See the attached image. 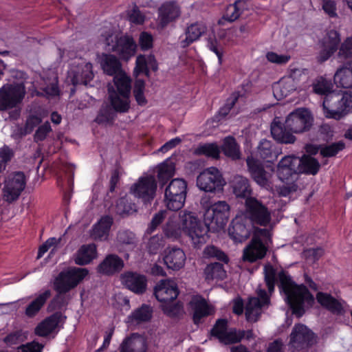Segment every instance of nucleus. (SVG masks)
<instances>
[{"mask_svg": "<svg viewBox=\"0 0 352 352\" xmlns=\"http://www.w3.org/2000/svg\"><path fill=\"white\" fill-rule=\"evenodd\" d=\"M265 280L270 292L274 291L275 283L279 280V287L285 295L287 303L293 309V313L300 317L304 314V306L310 305L314 302V297L304 285H297L284 271L276 272L272 266L264 267Z\"/></svg>", "mask_w": 352, "mask_h": 352, "instance_id": "obj_1", "label": "nucleus"}, {"mask_svg": "<svg viewBox=\"0 0 352 352\" xmlns=\"http://www.w3.org/2000/svg\"><path fill=\"white\" fill-rule=\"evenodd\" d=\"M205 209L204 221L208 230L219 232L226 225L230 215V206L225 201H219L208 205L207 197L201 199Z\"/></svg>", "mask_w": 352, "mask_h": 352, "instance_id": "obj_2", "label": "nucleus"}, {"mask_svg": "<svg viewBox=\"0 0 352 352\" xmlns=\"http://www.w3.org/2000/svg\"><path fill=\"white\" fill-rule=\"evenodd\" d=\"M326 118L340 120L352 109V93L333 92L325 96L322 103Z\"/></svg>", "mask_w": 352, "mask_h": 352, "instance_id": "obj_3", "label": "nucleus"}, {"mask_svg": "<svg viewBox=\"0 0 352 352\" xmlns=\"http://www.w3.org/2000/svg\"><path fill=\"white\" fill-rule=\"evenodd\" d=\"M182 232L188 236L195 245L204 243L207 239L208 228L204 226L192 212L183 210L179 212Z\"/></svg>", "mask_w": 352, "mask_h": 352, "instance_id": "obj_4", "label": "nucleus"}, {"mask_svg": "<svg viewBox=\"0 0 352 352\" xmlns=\"http://www.w3.org/2000/svg\"><path fill=\"white\" fill-rule=\"evenodd\" d=\"M270 240V232L265 228L255 229L253 237L248 245L243 250V259L254 262L263 258L267 252V243Z\"/></svg>", "mask_w": 352, "mask_h": 352, "instance_id": "obj_5", "label": "nucleus"}, {"mask_svg": "<svg viewBox=\"0 0 352 352\" xmlns=\"http://www.w3.org/2000/svg\"><path fill=\"white\" fill-rule=\"evenodd\" d=\"M245 217L252 226L267 227L272 221V211L255 197H248L245 201Z\"/></svg>", "mask_w": 352, "mask_h": 352, "instance_id": "obj_6", "label": "nucleus"}, {"mask_svg": "<svg viewBox=\"0 0 352 352\" xmlns=\"http://www.w3.org/2000/svg\"><path fill=\"white\" fill-rule=\"evenodd\" d=\"M187 183L183 179H174L165 189V203L171 210L181 209L185 203Z\"/></svg>", "mask_w": 352, "mask_h": 352, "instance_id": "obj_7", "label": "nucleus"}, {"mask_svg": "<svg viewBox=\"0 0 352 352\" xmlns=\"http://www.w3.org/2000/svg\"><path fill=\"white\" fill-rule=\"evenodd\" d=\"M89 274L85 268L72 267L61 272L54 282V288L60 294H64L76 287Z\"/></svg>", "mask_w": 352, "mask_h": 352, "instance_id": "obj_8", "label": "nucleus"}, {"mask_svg": "<svg viewBox=\"0 0 352 352\" xmlns=\"http://www.w3.org/2000/svg\"><path fill=\"white\" fill-rule=\"evenodd\" d=\"M103 37L107 50L117 53L120 58L128 60L135 55L137 46L132 38L121 36L118 38L112 33H107Z\"/></svg>", "mask_w": 352, "mask_h": 352, "instance_id": "obj_9", "label": "nucleus"}, {"mask_svg": "<svg viewBox=\"0 0 352 352\" xmlns=\"http://www.w3.org/2000/svg\"><path fill=\"white\" fill-rule=\"evenodd\" d=\"M23 83L6 84L0 88V111L14 108L20 104L25 95Z\"/></svg>", "mask_w": 352, "mask_h": 352, "instance_id": "obj_10", "label": "nucleus"}, {"mask_svg": "<svg viewBox=\"0 0 352 352\" xmlns=\"http://www.w3.org/2000/svg\"><path fill=\"white\" fill-rule=\"evenodd\" d=\"M226 182L215 167H210L203 170L197 177L198 188L205 192H215L223 189Z\"/></svg>", "mask_w": 352, "mask_h": 352, "instance_id": "obj_11", "label": "nucleus"}, {"mask_svg": "<svg viewBox=\"0 0 352 352\" xmlns=\"http://www.w3.org/2000/svg\"><path fill=\"white\" fill-rule=\"evenodd\" d=\"M313 118L306 109H297L291 112L285 120L286 129L293 133H302L312 126Z\"/></svg>", "mask_w": 352, "mask_h": 352, "instance_id": "obj_12", "label": "nucleus"}, {"mask_svg": "<svg viewBox=\"0 0 352 352\" xmlns=\"http://www.w3.org/2000/svg\"><path fill=\"white\" fill-rule=\"evenodd\" d=\"M157 182L154 176L141 177L130 188V192L134 197L141 199L144 204L150 203L155 197Z\"/></svg>", "mask_w": 352, "mask_h": 352, "instance_id": "obj_13", "label": "nucleus"}, {"mask_svg": "<svg viewBox=\"0 0 352 352\" xmlns=\"http://www.w3.org/2000/svg\"><path fill=\"white\" fill-rule=\"evenodd\" d=\"M92 64L83 60H75L68 71V80L74 85H87L94 78Z\"/></svg>", "mask_w": 352, "mask_h": 352, "instance_id": "obj_14", "label": "nucleus"}, {"mask_svg": "<svg viewBox=\"0 0 352 352\" xmlns=\"http://www.w3.org/2000/svg\"><path fill=\"white\" fill-rule=\"evenodd\" d=\"M211 336L217 338L221 343L231 344L241 342L244 332H238L234 328L228 329V320L219 319L211 329Z\"/></svg>", "mask_w": 352, "mask_h": 352, "instance_id": "obj_15", "label": "nucleus"}, {"mask_svg": "<svg viewBox=\"0 0 352 352\" xmlns=\"http://www.w3.org/2000/svg\"><path fill=\"white\" fill-rule=\"evenodd\" d=\"M256 292L258 298H250L245 307L246 319L252 322L258 320L261 314L262 308L267 306L270 303L269 298L264 289H258Z\"/></svg>", "mask_w": 352, "mask_h": 352, "instance_id": "obj_16", "label": "nucleus"}, {"mask_svg": "<svg viewBox=\"0 0 352 352\" xmlns=\"http://www.w3.org/2000/svg\"><path fill=\"white\" fill-rule=\"evenodd\" d=\"M25 175L21 172H17L6 181L3 188L4 199L11 203L16 200L25 187Z\"/></svg>", "mask_w": 352, "mask_h": 352, "instance_id": "obj_17", "label": "nucleus"}, {"mask_svg": "<svg viewBox=\"0 0 352 352\" xmlns=\"http://www.w3.org/2000/svg\"><path fill=\"white\" fill-rule=\"evenodd\" d=\"M25 175L21 172H17L6 181L3 188L4 199L11 203L16 200L25 187Z\"/></svg>", "mask_w": 352, "mask_h": 352, "instance_id": "obj_18", "label": "nucleus"}, {"mask_svg": "<svg viewBox=\"0 0 352 352\" xmlns=\"http://www.w3.org/2000/svg\"><path fill=\"white\" fill-rule=\"evenodd\" d=\"M340 41L338 31H328L321 41V50L318 56V61L322 63L328 60L338 50Z\"/></svg>", "mask_w": 352, "mask_h": 352, "instance_id": "obj_19", "label": "nucleus"}, {"mask_svg": "<svg viewBox=\"0 0 352 352\" xmlns=\"http://www.w3.org/2000/svg\"><path fill=\"white\" fill-rule=\"evenodd\" d=\"M300 157L289 155L284 157L278 164L277 175L283 181L292 180L299 173Z\"/></svg>", "mask_w": 352, "mask_h": 352, "instance_id": "obj_20", "label": "nucleus"}, {"mask_svg": "<svg viewBox=\"0 0 352 352\" xmlns=\"http://www.w3.org/2000/svg\"><path fill=\"white\" fill-rule=\"evenodd\" d=\"M314 342V335L306 326L300 324L294 326L290 335L291 347L300 349L312 344Z\"/></svg>", "mask_w": 352, "mask_h": 352, "instance_id": "obj_21", "label": "nucleus"}, {"mask_svg": "<svg viewBox=\"0 0 352 352\" xmlns=\"http://www.w3.org/2000/svg\"><path fill=\"white\" fill-rule=\"evenodd\" d=\"M181 15L180 7L174 1L164 3L158 8L157 26L165 28L169 23L175 21Z\"/></svg>", "mask_w": 352, "mask_h": 352, "instance_id": "obj_22", "label": "nucleus"}, {"mask_svg": "<svg viewBox=\"0 0 352 352\" xmlns=\"http://www.w3.org/2000/svg\"><path fill=\"white\" fill-rule=\"evenodd\" d=\"M246 162L248 170L254 181L262 188H270L271 175L265 170L261 163L252 156L248 157Z\"/></svg>", "mask_w": 352, "mask_h": 352, "instance_id": "obj_23", "label": "nucleus"}, {"mask_svg": "<svg viewBox=\"0 0 352 352\" xmlns=\"http://www.w3.org/2000/svg\"><path fill=\"white\" fill-rule=\"evenodd\" d=\"M178 294L177 285L170 279L161 280L155 287V297L162 303L173 301Z\"/></svg>", "mask_w": 352, "mask_h": 352, "instance_id": "obj_24", "label": "nucleus"}, {"mask_svg": "<svg viewBox=\"0 0 352 352\" xmlns=\"http://www.w3.org/2000/svg\"><path fill=\"white\" fill-rule=\"evenodd\" d=\"M207 27L203 22H195L187 25L184 34L179 37V45L182 48H186L192 43L199 40L206 33Z\"/></svg>", "mask_w": 352, "mask_h": 352, "instance_id": "obj_25", "label": "nucleus"}, {"mask_svg": "<svg viewBox=\"0 0 352 352\" xmlns=\"http://www.w3.org/2000/svg\"><path fill=\"white\" fill-rule=\"evenodd\" d=\"M316 298L318 302L324 308L333 314L342 315L345 312L346 303L340 298H336L330 294L319 292Z\"/></svg>", "mask_w": 352, "mask_h": 352, "instance_id": "obj_26", "label": "nucleus"}, {"mask_svg": "<svg viewBox=\"0 0 352 352\" xmlns=\"http://www.w3.org/2000/svg\"><path fill=\"white\" fill-rule=\"evenodd\" d=\"M189 305L192 311L193 321L195 324H199L202 318L214 313V307L201 296L193 297Z\"/></svg>", "mask_w": 352, "mask_h": 352, "instance_id": "obj_27", "label": "nucleus"}, {"mask_svg": "<svg viewBox=\"0 0 352 352\" xmlns=\"http://www.w3.org/2000/svg\"><path fill=\"white\" fill-rule=\"evenodd\" d=\"M109 100L111 107L116 113H124L130 109V94H120L116 91L111 85H108Z\"/></svg>", "mask_w": 352, "mask_h": 352, "instance_id": "obj_28", "label": "nucleus"}, {"mask_svg": "<svg viewBox=\"0 0 352 352\" xmlns=\"http://www.w3.org/2000/svg\"><path fill=\"white\" fill-rule=\"evenodd\" d=\"M251 226H247L243 219L236 218L229 227L228 233L235 243H242L250 235Z\"/></svg>", "mask_w": 352, "mask_h": 352, "instance_id": "obj_29", "label": "nucleus"}, {"mask_svg": "<svg viewBox=\"0 0 352 352\" xmlns=\"http://www.w3.org/2000/svg\"><path fill=\"white\" fill-rule=\"evenodd\" d=\"M186 257L184 252L179 248H169L166 250L164 263L168 268L179 270L185 265Z\"/></svg>", "mask_w": 352, "mask_h": 352, "instance_id": "obj_30", "label": "nucleus"}, {"mask_svg": "<svg viewBox=\"0 0 352 352\" xmlns=\"http://www.w3.org/2000/svg\"><path fill=\"white\" fill-rule=\"evenodd\" d=\"M61 315L54 314L39 322L34 329V333L40 337H47L55 332L60 321Z\"/></svg>", "mask_w": 352, "mask_h": 352, "instance_id": "obj_31", "label": "nucleus"}, {"mask_svg": "<svg viewBox=\"0 0 352 352\" xmlns=\"http://www.w3.org/2000/svg\"><path fill=\"white\" fill-rule=\"evenodd\" d=\"M146 340L138 334L125 338L120 346V352H146Z\"/></svg>", "mask_w": 352, "mask_h": 352, "instance_id": "obj_32", "label": "nucleus"}, {"mask_svg": "<svg viewBox=\"0 0 352 352\" xmlns=\"http://www.w3.org/2000/svg\"><path fill=\"white\" fill-rule=\"evenodd\" d=\"M124 267L123 261L116 254H109L98 266V272L102 274L112 275L119 272Z\"/></svg>", "mask_w": 352, "mask_h": 352, "instance_id": "obj_33", "label": "nucleus"}, {"mask_svg": "<svg viewBox=\"0 0 352 352\" xmlns=\"http://www.w3.org/2000/svg\"><path fill=\"white\" fill-rule=\"evenodd\" d=\"M300 71H294L293 74L288 76H285L280 80V81L274 87V94L278 99L287 97L292 92L296 90L297 87L296 82L294 80L296 72Z\"/></svg>", "mask_w": 352, "mask_h": 352, "instance_id": "obj_34", "label": "nucleus"}, {"mask_svg": "<svg viewBox=\"0 0 352 352\" xmlns=\"http://www.w3.org/2000/svg\"><path fill=\"white\" fill-rule=\"evenodd\" d=\"M96 257L97 248L94 243L82 245L73 256L74 263L78 265H86Z\"/></svg>", "mask_w": 352, "mask_h": 352, "instance_id": "obj_35", "label": "nucleus"}, {"mask_svg": "<svg viewBox=\"0 0 352 352\" xmlns=\"http://www.w3.org/2000/svg\"><path fill=\"white\" fill-rule=\"evenodd\" d=\"M122 278L125 286L132 292L142 294L146 291V279L144 276L128 272L124 274Z\"/></svg>", "mask_w": 352, "mask_h": 352, "instance_id": "obj_36", "label": "nucleus"}, {"mask_svg": "<svg viewBox=\"0 0 352 352\" xmlns=\"http://www.w3.org/2000/svg\"><path fill=\"white\" fill-rule=\"evenodd\" d=\"M230 185L233 193L237 197L245 198L251 197L252 189L249 180L240 175H234L230 180Z\"/></svg>", "mask_w": 352, "mask_h": 352, "instance_id": "obj_37", "label": "nucleus"}, {"mask_svg": "<svg viewBox=\"0 0 352 352\" xmlns=\"http://www.w3.org/2000/svg\"><path fill=\"white\" fill-rule=\"evenodd\" d=\"M100 64L103 72L109 76H116L118 73L123 72L120 60L112 54H102Z\"/></svg>", "mask_w": 352, "mask_h": 352, "instance_id": "obj_38", "label": "nucleus"}, {"mask_svg": "<svg viewBox=\"0 0 352 352\" xmlns=\"http://www.w3.org/2000/svg\"><path fill=\"white\" fill-rule=\"evenodd\" d=\"M113 219L109 216L103 217L94 225L91 236L94 240L104 241L107 239Z\"/></svg>", "mask_w": 352, "mask_h": 352, "instance_id": "obj_39", "label": "nucleus"}, {"mask_svg": "<svg viewBox=\"0 0 352 352\" xmlns=\"http://www.w3.org/2000/svg\"><path fill=\"white\" fill-rule=\"evenodd\" d=\"M271 133L274 140L282 144H293L296 138L292 132L280 124L274 122L271 126Z\"/></svg>", "mask_w": 352, "mask_h": 352, "instance_id": "obj_40", "label": "nucleus"}, {"mask_svg": "<svg viewBox=\"0 0 352 352\" xmlns=\"http://www.w3.org/2000/svg\"><path fill=\"white\" fill-rule=\"evenodd\" d=\"M336 84L345 89L352 88V63L338 68L334 74Z\"/></svg>", "mask_w": 352, "mask_h": 352, "instance_id": "obj_41", "label": "nucleus"}, {"mask_svg": "<svg viewBox=\"0 0 352 352\" xmlns=\"http://www.w3.org/2000/svg\"><path fill=\"white\" fill-rule=\"evenodd\" d=\"M51 292L47 289L40 294L35 299L30 302L25 309V314L28 318L36 316L43 307L47 300L50 297Z\"/></svg>", "mask_w": 352, "mask_h": 352, "instance_id": "obj_42", "label": "nucleus"}, {"mask_svg": "<svg viewBox=\"0 0 352 352\" xmlns=\"http://www.w3.org/2000/svg\"><path fill=\"white\" fill-rule=\"evenodd\" d=\"M152 308L146 305L134 310L127 318V321L131 324H139L148 321L152 316Z\"/></svg>", "mask_w": 352, "mask_h": 352, "instance_id": "obj_43", "label": "nucleus"}, {"mask_svg": "<svg viewBox=\"0 0 352 352\" xmlns=\"http://www.w3.org/2000/svg\"><path fill=\"white\" fill-rule=\"evenodd\" d=\"M116 91L120 94L131 95V79L124 72L118 73L113 78Z\"/></svg>", "mask_w": 352, "mask_h": 352, "instance_id": "obj_44", "label": "nucleus"}, {"mask_svg": "<svg viewBox=\"0 0 352 352\" xmlns=\"http://www.w3.org/2000/svg\"><path fill=\"white\" fill-rule=\"evenodd\" d=\"M221 150L226 156L232 160H238L241 157L239 146L232 137L229 136L224 139Z\"/></svg>", "mask_w": 352, "mask_h": 352, "instance_id": "obj_45", "label": "nucleus"}, {"mask_svg": "<svg viewBox=\"0 0 352 352\" xmlns=\"http://www.w3.org/2000/svg\"><path fill=\"white\" fill-rule=\"evenodd\" d=\"M148 65L155 69L157 68L155 58L153 55L146 56L144 55H140L136 58V66L134 69V74L135 76L141 73H144L146 76L148 75Z\"/></svg>", "mask_w": 352, "mask_h": 352, "instance_id": "obj_46", "label": "nucleus"}, {"mask_svg": "<svg viewBox=\"0 0 352 352\" xmlns=\"http://www.w3.org/2000/svg\"><path fill=\"white\" fill-rule=\"evenodd\" d=\"M300 173H306L313 175L317 174L320 166L317 160L309 155H304L302 158H300Z\"/></svg>", "mask_w": 352, "mask_h": 352, "instance_id": "obj_47", "label": "nucleus"}, {"mask_svg": "<svg viewBox=\"0 0 352 352\" xmlns=\"http://www.w3.org/2000/svg\"><path fill=\"white\" fill-rule=\"evenodd\" d=\"M312 88L316 94L325 95V96L333 92V85L331 80L322 76H319L314 80Z\"/></svg>", "mask_w": 352, "mask_h": 352, "instance_id": "obj_48", "label": "nucleus"}, {"mask_svg": "<svg viewBox=\"0 0 352 352\" xmlns=\"http://www.w3.org/2000/svg\"><path fill=\"white\" fill-rule=\"evenodd\" d=\"M204 274L207 280H223L226 276L223 265L219 263L208 265L204 270Z\"/></svg>", "mask_w": 352, "mask_h": 352, "instance_id": "obj_49", "label": "nucleus"}, {"mask_svg": "<svg viewBox=\"0 0 352 352\" xmlns=\"http://www.w3.org/2000/svg\"><path fill=\"white\" fill-rule=\"evenodd\" d=\"M116 116V112L113 109L107 104H105L100 109L95 121L99 124H111L115 120Z\"/></svg>", "mask_w": 352, "mask_h": 352, "instance_id": "obj_50", "label": "nucleus"}, {"mask_svg": "<svg viewBox=\"0 0 352 352\" xmlns=\"http://www.w3.org/2000/svg\"><path fill=\"white\" fill-rule=\"evenodd\" d=\"M256 155L263 160L271 162L274 158L276 157V154L273 149L272 142L267 140H262L258 147Z\"/></svg>", "mask_w": 352, "mask_h": 352, "instance_id": "obj_51", "label": "nucleus"}, {"mask_svg": "<svg viewBox=\"0 0 352 352\" xmlns=\"http://www.w3.org/2000/svg\"><path fill=\"white\" fill-rule=\"evenodd\" d=\"M245 4V1L238 0L234 4L228 6L223 18L230 22L234 21L241 16Z\"/></svg>", "mask_w": 352, "mask_h": 352, "instance_id": "obj_52", "label": "nucleus"}, {"mask_svg": "<svg viewBox=\"0 0 352 352\" xmlns=\"http://www.w3.org/2000/svg\"><path fill=\"white\" fill-rule=\"evenodd\" d=\"M174 173L175 165L169 160H166L158 167L157 177L159 180L163 183H165L167 180L172 177Z\"/></svg>", "mask_w": 352, "mask_h": 352, "instance_id": "obj_53", "label": "nucleus"}, {"mask_svg": "<svg viewBox=\"0 0 352 352\" xmlns=\"http://www.w3.org/2000/svg\"><path fill=\"white\" fill-rule=\"evenodd\" d=\"M164 234L170 238L176 239L182 234V228L180 222L177 223L176 217H171L168 219L167 223L164 228Z\"/></svg>", "mask_w": 352, "mask_h": 352, "instance_id": "obj_54", "label": "nucleus"}, {"mask_svg": "<svg viewBox=\"0 0 352 352\" xmlns=\"http://www.w3.org/2000/svg\"><path fill=\"white\" fill-rule=\"evenodd\" d=\"M196 153L217 159L219 157L220 148L215 143L204 144L197 147Z\"/></svg>", "mask_w": 352, "mask_h": 352, "instance_id": "obj_55", "label": "nucleus"}, {"mask_svg": "<svg viewBox=\"0 0 352 352\" xmlns=\"http://www.w3.org/2000/svg\"><path fill=\"white\" fill-rule=\"evenodd\" d=\"M115 211L117 214L122 216L129 214L135 211V206L131 203L128 198L125 197H121L116 202Z\"/></svg>", "mask_w": 352, "mask_h": 352, "instance_id": "obj_56", "label": "nucleus"}, {"mask_svg": "<svg viewBox=\"0 0 352 352\" xmlns=\"http://www.w3.org/2000/svg\"><path fill=\"white\" fill-rule=\"evenodd\" d=\"M63 241V237L56 238L52 237L48 239L45 243H43L38 249L37 258H41L43 254L50 248H53L51 253L54 252L56 249L60 245Z\"/></svg>", "mask_w": 352, "mask_h": 352, "instance_id": "obj_57", "label": "nucleus"}, {"mask_svg": "<svg viewBox=\"0 0 352 352\" xmlns=\"http://www.w3.org/2000/svg\"><path fill=\"white\" fill-rule=\"evenodd\" d=\"M117 240L120 245H128L130 249H132L135 247V234L129 230H123L119 232L118 234Z\"/></svg>", "mask_w": 352, "mask_h": 352, "instance_id": "obj_58", "label": "nucleus"}, {"mask_svg": "<svg viewBox=\"0 0 352 352\" xmlns=\"http://www.w3.org/2000/svg\"><path fill=\"white\" fill-rule=\"evenodd\" d=\"M344 147V143L340 141L322 147L320 153L323 157H331L335 156L339 151L343 150Z\"/></svg>", "mask_w": 352, "mask_h": 352, "instance_id": "obj_59", "label": "nucleus"}, {"mask_svg": "<svg viewBox=\"0 0 352 352\" xmlns=\"http://www.w3.org/2000/svg\"><path fill=\"white\" fill-rule=\"evenodd\" d=\"M162 309L168 316H177L182 312V305L180 303H175L173 301L163 302Z\"/></svg>", "mask_w": 352, "mask_h": 352, "instance_id": "obj_60", "label": "nucleus"}, {"mask_svg": "<svg viewBox=\"0 0 352 352\" xmlns=\"http://www.w3.org/2000/svg\"><path fill=\"white\" fill-rule=\"evenodd\" d=\"M164 245V241L162 236L155 235L152 236L147 245V248L151 254H156Z\"/></svg>", "mask_w": 352, "mask_h": 352, "instance_id": "obj_61", "label": "nucleus"}, {"mask_svg": "<svg viewBox=\"0 0 352 352\" xmlns=\"http://www.w3.org/2000/svg\"><path fill=\"white\" fill-rule=\"evenodd\" d=\"M338 56L342 59L352 58V36L347 38L341 45Z\"/></svg>", "mask_w": 352, "mask_h": 352, "instance_id": "obj_62", "label": "nucleus"}, {"mask_svg": "<svg viewBox=\"0 0 352 352\" xmlns=\"http://www.w3.org/2000/svg\"><path fill=\"white\" fill-rule=\"evenodd\" d=\"M204 254L208 257H216L219 260L227 262L228 261L227 256L217 248L210 245L204 249Z\"/></svg>", "mask_w": 352, "mask_h": 352, "instance_id": "obj_63", "label": "nucleus"}, {"mask_svg": "<svg viewBox=\"0 0 352 352\" xmlns=\"http://www.w3.org/2000/svg\"><path fill=\"white\" fill-rule=\"evenodd\" d=\"M266 58L268 61L278 65L286 64L291 58L289 55L278 54L273 52H268L266 54Z\"/></svg>", "mask_w": 352, "mask_h": 352, "instance_id": "obj_64", "label": "nucleus"}]
</instances>
